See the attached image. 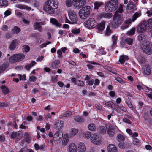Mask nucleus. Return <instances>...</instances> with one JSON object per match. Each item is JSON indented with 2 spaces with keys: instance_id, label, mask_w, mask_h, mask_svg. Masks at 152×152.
<instances>
[{
  "instance_id": "obj_58",
  "label": "nucleus",
  "mask_w": 152,
  "mask_h": 152,
  "mask_svg": "<svg viewBox=\"0 0 152 152\" xmlns=\"http://www.w3.org/2000/svg\"><path fill=\"white\" fill-rule=\"evenodd\" d=\"M147 15L148 16H151L152 15V9L146 12Z\"/></svg>"
},
{
  "instance_id": "obj_46",
  "label": "nucleus",
  "mask_w": 152,
  "mask_h": 152,
  "mask_svg": "<svg viewBox=\"0 0 152 152\" xmlns=\"http://www.w3.org/2000/svg\"><path fill=\"white\" fill-rule=\"evenodd\" d=\"M75 84L81 86H83L84 85L83 82L79 80H78L76 83H75Z\"/></svg>"
},
{
  "instance_id": "obj_30",
  "label": "nucleus",
  "mask_w": 152,
  "mask_h": 152,
  "mask_svg": "<svg viewBox=\"0 0 152 152\" xmlns=\"http://www.w3.org/2000/svg\"><path fill=\"white\" fill-rule=\"evenodd\" d=\"M126 9L127 12L130 13L136 10L137 8L136 6H127Z\"/></svg>"
},
{
  "instance_id": "obj_6",
  "label": "nucleus",
  "mask_w": 152,
  "mask_h": 152,
  "mask_svg": "<svg viewBox=\"0 0 152 152\" xmlns=\"http://www.w3.org/2000/svg\"><path fill=\"white\" fill-rule=\"evenodd\" d=\"M63 136L61 131H58L56 132L53 135V140H51L50 142L53 144V142L56 144H58L61 141Z\"/></svg>"
},
{
  "instance_id": "obj_61",
  "label": "nucleus",
  "mask_w": 152,
  "mask_h": 152,
  "mask_svg": "<svg viewBox=\"0 0 152 152\" xmlns=\"http://www.w3.org/2000/svg\"><path fill=\"white\" fill-rule=\"evenodd\" d=\"M123 121L129 124L131 123V122L130 121V120L126 118H123Z\"/></svg>"
},
{
  "instance_id": "obj_28",
  "label": "nucleus",
  "mask_w": 152,
  "mask_h": 152,
  "mask_svg": "<svg viewBox=\"0 0 152 152\" xmlns=\"http://www.w3.org/2000/svg\"><path fill=\"white\" fill-rule=\"evenodd\" d=\"M8 63H4L0 66V74L4 71L8 67Z\"/></svg>"
},
{
  "instance_id": "obj_31",
  "label": "nucleus",
  "mask_w": 152,
  "mask_h": 152,
  "mask_svg": "<svg viewBox=\"0 0 152 152\" xmlns=\"http://www.w3.org/2000/svg\"><path fill=\"white\" fill-rule=\"evenodd\" d=\"M50 22L57 27H59L61 26V24L58 22L56 19L54 18H51L50 20Z\"/></svg>"
},
{
  "instance_id": "obj_8",
  "label": "nucleus",
  "mask_w": 152,
  "mask_h": 152,
  "mask_svg": "<svg viewBox=\"0 0 152 152\" xmlns=\"http://www.w3.org/2000/svg\"><path fill=\"white\" fill-rule=\"evenodd\" d=\"M141 49L143 52L145 54L151 55L152 54V45L149 42H146L142 46Z\"/></svg>"
},
{
  "instance_id": "obj_21",
  "label": "nucleus",
  "mask_w": 152,
  "mask_h": 152,
  "mask_svg": "<svg viewBox=\"0 0 152 152\" xmlns=\"http://www.w3.org/2000/svg\"><path fill=\"white\" fill-rule=\"evenodd\" d=\"M15 7L19 9H26L27 10H31V8L25 5L21 4H17Z\"/></svg>"
},
{
  "instance_id": "obj_52",
  "label": "nucleus",
  "mask_w": 152,
  "mask_h": 152,
  "mask_svg": "<svg viewBox=\"0 0 152 152\" xmlns=\"http://www.w3.org/2000/svg\"><path fill=\"white\" fill-rule=\"evenodd\" d=\"M72 1L71 2V0H66V4L67 6L70 7L71 6Z\"/></svg>"
},
{
  "instance_id": "obj_60",
  "label": "nucleus",
  "mask_w": 152,
  "mask_h": 152,
  "mask_svg": "<svg viewBox=\"0 0 152 152\" xmlns=\"http://www.w3.org/2000/svg\"><path fill=\"white\" fill-rule=\"evenodd\" d=\"M2 30L4 31H6L8 30V26L7 25H4L1 28Z\"/></svg>"
},
{
  "instance_id": "obj_27",
  "label": "nucleus",
  "mask_w": 152,
  "mask_h": 152,
  "mask_svg": "<svg viewBox=\"0 0 152 152\" xmlns=\"http://www.w3.org/2000/svg\"><path fill=\"white\" fill-rule=\"evenodd\" d=\"M0 88L2 92L4 95L7 94L10 92L8 88L4 85L1 86Z\"/></svg>"
},
{
  "instance_id": "obj_20",
  "label": "nucleus",
  "mask_w": 152,
  "mask_h": 152,
  "mask_svg": "<svg viewBox=\"0 0 152 152\" xmlns=\"http://www.w3.org/2000/svg\"><path fill=\"white\" fill-rule=\"evenodd\" d=\"M55 125H56V127L58 129H61L64 126V122L62 120H58L55 123Z\"/></svg>"
},
{
  "instance_id": "obj_26",
  "label": "nucleus",
  "mask_w": 152,
  "mask_h": 152,
  "mask_svg": "<svg viewBox=\"0 0 152 152\" xmlns=\"http://www.w3.org/2000/svg\"><path fill=\"white\" fill-rule=\"evenodd\" d=\"M60 64V61L59 60H56L51 64V67L53 69L57 68Z\"/></svg>"
},
{
  "instance_id": "obj_53",
  "label": "nucleus",
  "mask_w": 152,
  "mask_h": 152,
  "mask_svg": "<svg viewBox=\"0 0 152 152\" xmlns=\"http://www.w3.org/2000/svg\"><path fill=\"white\" fill-rule=\"evenodd\" d=\"M29 80L30 81L34 82L36 80V78L34 76H31L30 77Z\"/></svg>"
},
{
  "instance_id": "obj_40",
  "label": "nucleus",
  "mask_w": 152,
  "mask_h": 152,
  "mask_svg": "<svg viewBox=\"0 0 152 152\" xmlns=\"http://www.w3.org/2000/svg\"><path fill=\"white\" fill-rule=\"evenodd\" d=\"M78 133V130L75 129H72L70 131V134L71 136L76 135Z\"/></svg>"
},
{
  "instance_id": "obj_59",
  "label": "nucleus",
  "mask_w": 152,
  "mask_h": 152,
  "mask_svg": "<svg viewBox=\"0 0 152 152\" xmlns=\"http://www.w3.org/2000/svg\"><path fill=\"white\" fill-rule=\"evenodd\" d=\"M57 54L59 55V57L62 58V52L60 50H58L57 51Z\"/></svg>"
},
{
  "instance_id": "obj_41",
  "label": "nucleus",
  "mask_w": 152,
  "mask_h": 152,
  "mask_svg": "<svg viewBox=\"0 0 152 152\" xmlns=\"http://www.w3.org/2000/svg\"><path fill=\"white\" fill-rule=\"evenodd\" d=\"M8 4V2L7 0H0V6H6Z\"/></svg>"
},
{
  "instance_id": "obj_33",
  "label": "nucleus",
  "mask_w": 152,
  "mask_h": 152,
  "mask_svg": "<svg viewBox=\"0 0 152 152\" xmlns=\"http://www.w3.org/2000/svg\"><path fill=\"white\" fill-rule=\"evenodd\" d=\"M30 48L28 45H24L23 46L22 51L23 52L27 53L29 51Z\"/></svg>"
},
{
  "instance_id": "obj_3",
  "label": "nucleus",
  "mask_w": 152,
  "mask_h": 152,
  "mask_svg": "<svg viewBox=\"0 0 152 152\" xmlns=\"http://www.w3.org/2000/svg\"><path fill=\"white\" fill-rule=\"evenodd\" d=\"M123 12L122 7L120 6L119 9L115 13L113 16V20L115 21L114 22L115 23L114 26L115 27L118 26L121 24L120 20L122 18L121 15V14Z\"/></svg>"
},
{
  "instance_id": "obj_24",
  "label": "nucleus",
  "mask_w": 152,
  "mask_h": 152,
  "mask_svg": "<svg viewBox=\"0 0 152 152\" xmlns=\"http://www.w3.org/2000/svg\"><path fill=\"white\" fill-rule=\"evenodd\" d=\"M69 152H77L76 146L74 143L71 144L69 146Z\"/></svg>"
},
{
  "instance_id": "obj_2",
  "label": "nucleus",
  "mask_w": 152,
  "mask_h": 152,
  "mask_svg": "<svg viewBox=\"0 0 152 152\" xmlns=\"http://www.w3.org/2000/svg\"><path fill=\"white\" fill-rule=\"evenodd\" d=\"M152 27V19L150 18L147 21L140 23L137 27V31L139 33L144 32L147 28L150 29Z\"/></svg>"
},
{
  "instance_id": "obj_13",
  "label": "nucleus",
  "mask_w": 152,
  "mask_h": 152,
  "mask_svg": "<svg viewBox=\"0 0 152 152\" xmlns=\"http://www.w3.org/2000/svg\"><path fill=\"white\" fill-rule=\"evenodd\" d=\"M91 142L94 144L96 145L99 144L100 142V139L96 134H93L91 135Z\"/></svg>"
},
{
  "instance_id": "obj_44",
  "label": "nucleus",
  "mask_w": 152,
  "mask_h": 152,
  "mask_svg": "<svg viewBox=\"0 0 152 152\" xmlns=\"http://www.w3.org/2000/svg\"><path fill=\"white\" fill-rule=\"evenodd\" d=\"M112 33V31L109 26H107L106 29L105 34L107 36L109 35Z\"/></svg>"
},
{
  "instance_id": "obj_12",
  "label": "nucleus",
  "mask_w": 152,
  "mask_h": 152,
  "mask_svg": "<svg viewBox=\"0 0 152 152\" xmlns=\"http://www.w3.org/2000/svg\"><path fill=\"white\" fill-rule=\"evenodd\" d=\"M45 22H36L34 23L33 27L34 29L37 30L41 32L42 31V27L41 25H44L45 24Z\"/></svg>"
},
{
  "instance_id": "obj_5",
  "label": "nucleus",
  "mask_w": 152,
  "mask_h": 152,
  "mask_svg": "<svg viewBox=\"0 0 152 152\" xmlns=\"http://www.w3.org/2000/svg\"><path fill=\"white\" fill-rule=\"evenodd\" d=\"M92 9L89 6H87L82 7L79 12L80 18L82 19L86 18L90 14Z\"/></svg>"
},
{
  "instance_id": "obj_39",
  "label": "nucleus",
  "mask_w": 152,
  "mask_h": 152,
  "mask_svg": "<svg viewBox=\"0 0 152 152\" xmlns=\"http://www.w3.org/2000/svg\"><path fill=\"white\" fill-rule=\"evenodd\" d=\"M20 31V28L17 26H15L12 29V32L15 34L19 33Z\"/></svg>"
},
{
  "instance_id": "obj_11",
  "label": "nucleus",
  "mask_w": 152,
  "mask_h": 152,
  "mask_svg": "<svg viewBox=\"0 0 152 152\" xmlns=\"http://www.w3.org/2000/svg\"><path fill=\"white\" fill-rule=\"evenodd\" d=\"M68 15L71 24L76 23L77 21V17L75 12L72 10H69Z\"/></svg>"
},
{
  "instance_id": "obj_38",
  "label": "nucleus",
  "mask_w": 152,
  "mask_h": 152,
  "mask_svg": "<svg viewBox=\"0 0 152 152\" xmlns=\"http://www.w3.org/2000/svg\"><path fill=\"white\" fill-rule=\"evenodd\" d=\"M75 120L78 122H83L84 119L78 115L75 116L74 118Z\"/></svg>"
},
{
  "instance_id": "obj_7",
  "label": "nucleus",
  "mask_w": 152,
  "mask_h": 152,
  "mask_svg": "<svg viewBox=\"0 0 152 152\" xmlns=\"http://www.w3.org/2000/svg\"><path fill=\"white\" fill-rule=\"evenodd\" d=\"M25 57L24 55L21 54L14 55L10 57L9 59V62L12 64L20 61L22 60Z\"/></svg>"
},
{
  "instance_id": "obj_35",
  "label": "nucleus",
  "mask_w": 152,
  "mask_h": 152,
  "mask_svg": "<svg viewBox=\"0 0 152 152\" xmlns=\"http://www.w3.org/2000/svg\"><path fill=\"white\" fill-rule=\"evenodd\" d=\"M88 129L91 131H94L96 129V127L93 124H90L88 126Z\"/></svg>"
},
{
  "instance_id": "obj_15",
  "label": "nucleus",
  "mask_w": 152,
  "mask_h": 152,
  "mask_svg": "<svg viewBox=\"0 0 152 152\" xmlns=\"http://www.w3.org/2000/svg\"><path fill=\"white\" fill-rule=\"evenodd\" d=\"M107 133L109 136L113 137L114 134V129L113 125L107 124L106 125Z\"/></svg>"
},
{
  "instance_id": "obj_17",
  "label": "nucleus",
  "mask_w": 152,
  "mask_h": 152,
  "mask_svg": "<svg viewBox=\"0 0 152 152\" xmlns=\"http://www.w3.org/2000/svg\"><path fill=\"white\" fill-rule=\"evenodd\" d=\"M113 16L112 14L111 13H102L97 15L98 18H110Z\"/></svg>"
},
{
  "instance_id": "obj_18",
  "label": "nucleus",
  "mask_w": 152,
  "mask_h": 152,
  "mask_svg": "<svg viewBox=\"0 0 152 152\" xmlns=\"http://www.w3.org/2000/svg\"><path fill=\"white\" fill-rule=\"evenodd\" d=\"M150 67L148 65H145L143 68V73L145 75H148L151 73Z\"/></svg>"
},
{
  "instance_id": "obj_55",
  "label": "nucleus",
  "mask_w": 152,
  "mask_h": 152,
  "mask_svg": "<svg viewBox=\"0 0 152 152\" xmlns=\"http://www.w3.org/2000/svg\"><path fill=\"white\" fill-rule=\"evenodd\" d=\"M118 107L122 111H126V108L124 107L122 105H118Z\"/></svg>"
},
{
  "instance_id": "obj_14",
  "label": "nucleus",
  "mask_w": 152,
  "mask_h": 152,
  "mask_svg": "<svg viewBox=\"0 0 152 152\" xmlns=\"http://www.w3.org/2000/svg\"><path fill=\"white\" fill-rule=\"evenodd\" d=\"M23 136L22 133L20 132H13L10 135V137L12 139L15 138L17 139V140H19Z\"/></svg>"
},
{
  "instance_id": "obj_16",
  "label": "nucleus",
  "mask_w": 152,
  "mask_h": 152,
  "mask_svg": "<svg viewBox=\"0 0 152 152\" xmlns=\"http://www.w3.org/2000/svg\"><path fill=\"white\" fill-rule=\"evenodd\" d=\"M147 37L145 34L142 33L139 34L138 37V39L141 43H145L147 41Z\"/></svg>"
},
{
  "instance_id": "obj_62",
  "label": "nucleus",
  "mask_w": 152,
  "mask_h": 152,
  "mask_svg": "<svg viewBox=\"0 0 152 152\" xmlns=\"http://www.w3.org/2000/svg\"><path fill=\"white\" fill-rule=\"evenodd\" d=\"M115 80L118 81L120 83H123V80L121 78L119 77H117L115 78Z\"/></svg>"
},
{
  "instance_id": "obj_22",
  "label": "nucleus",
  "mask_w": 152,
  "mask_h": 152,
  "mask_svg": "<svg viewBox=\"0 0 152 152\" xmlns=\"http://www.w3.org/2000/svg\"><path fill=\"white\" fill-rule=\"evenodd\" d=\"M78 148L79 151L80 152H84L86 149V148L84 144L82 142H80L79 143Z\"/></svg>"
},
{
  "instance_id": "obj_32",
  "label": "nucleus",
  "mask_w": 152,
  "mask_h": 152,
  "mask_svg": "<svg viewBox=\"0 0 152 152\" xmlns=\"http://www.w3.org/2000/svg\"><path fill=\"white\" fill-rule=\"evenodd\" d=\"M141 15V14L140 13L136 12L133 14L132 17V21L134 22L135 21L137 18Z\"/></svg>"
},
{
  "instance_id": "obj_23",
  "label": "nucleus",
  "mask_w": 152,
  "mask_h": 152,
  "mask_svg": "<svg viewBox=\"0 0 152 152\" xmlns=\"http://www.w3.org/2000/svg\"><path fill=\"white\" fill-rule=\"evenodd\" d=\"M18 42L17 39H15L12 41L11 43L10 46V48L11 50H13L16 48V46Z\"/></svg>"
},
{
  "instance_id": "obj_54",
  "label": "nucleus",
  "mask_w": 152,
  "mask_h": 152,
  "mask_svg": "<svg viewBox=\"0 0 152 152\" xmlns=\"http://www.w3.org/2000/svg\"><path fill=\"white\" fill-rule=\"evenodd\" d=\"M103 104L104 105H105L108 107H110L112 108V105L109 102H103Z\"/></svg>"
},
{
  "instance_id": "obj_9",
  "label": "nucleus",
  "mask_w": 152,
  "mask_h": 152,
  "mask_svg": "<svg viewBox=\"0 0 152 152\" xmlns=\"http://www.w3.org/2000/svg\"><path fill=\"white\" fill-rule=\"evenodd\" d=\"M86 0H73L72 4L75 8L78 9L83 7L86 4Z\"/></svg>"
},
{
  "instance_id": "obj_48",
  "label": "nucleus",
  "mask_w": 152,
  "mask_h": 152,
  "mask_svg": "<svg viewBox=\"0 0 152 152\" xmlns=\"http://www.w3.org/2000/svg\"><path fill=\"white\" fill-rule=\"evenodd\" d=\"M72 32L74 34H78L80 32V30L79 28H75L72 30Z\"/></svg>"
},
{
  "instance_id": "obj_36",
  "label": "nucleus",
  "mask_w": 152,
  "mask_h": 152,
  "mask_svg": "<svg viewBox=\"0 0 152 152\" xmlns=\"http://www.w3.org/2000/svg\"><path fill=\"white\" fill-rule=\"evenodd\" d=\"M103 3L102 2H95L94 4V9L95 10L97 9L98 10V8L100 7L101 6L102 4H103Z\"/></svg>"
},
{
  "instance_id": "obj_29",
  "label": "nucleus",
  "mask_w": 152,
  "mask_h": 152,
  "mask_svg": "<svg viewBox=\"0 0 152 152\" xmlns=\"http://www.w3.org/2000/svg\"><path fill=\"white\" fill-rule=\"evenodd\" d=\"M132 20L131 18L125 20L124 22L125 25H123L122 27L123 29L129 27V25L131 23Z\"/></svg>"
},
{
  "instance_id": "obj_51",
  "label": "nucleus",
  "mask_w": 152,
  "mask_h": 152,
  "mask_svg": "<svg viewBox=\"0 0 152 152\" xmlns=\"http://www.w3.org/2000/svg\"><path fill=\"white\" fill-rule=\"evenodd\" d=\"M84 135L86 138L88 139L91 136V133L90 132L88 131L84 134Z\"/></svg>"
},
{
  "instance_id": "obj_1",
  "label": "nucleus",
  "mask_w": 152,
  "mask_h": 152,
  "mask_svg": "<svg viewBox=\"0 0 152 152\" xmlns=\"http://www.w3.org/2000/svg\"><path fill=\"white\" fill-rule=\"evenodd\" d=\"M58 3L56 0H48L44 6V10L49 14H53L55 12V10L58 7Z\"/></svg>"
},
{
  "instance_id": "obj_63",
  "label": "nucleus",
  "mask_w": 152,
  "mask_h": 152,
  "mask_svg": "<svg viewBox=\"0 0 152 152\" xmlns=\"http://www.w3.org/2000/svg\"><path fill=\"white\" fill-rule=\"evenodd\" d=\"M109 95L112 97H114L115 95V93L114 91H111L109 92Z\"/></svg>"
},
{
  "instance_id": "obj_50",
  "label": "nucleus",
  "mask_w": 152,
  "mask_h": 152,
  "mask_svg": "<svg viewBox=\"0 0 152 152\" xmlns=\"http://www.w3.org/2000/svg\"><path fill=\"white\" fill-rule=\"evenodd\" d=\"M139 60L140 62L142 63H144L145 61V58L142 56H140L139 57Z\"/></svg>"
},
{
  "instance_id": "obj_56",
  "label": "nucleus",
  "mask_w": 152,
  "mask_h": 152,
  "mask_svg": "<svg viewBox=\"0 0 152 152\" xmlns=\"http://www.w3.org/2000/svg\"><path fill=\"white\" fill-rule=\"evenodd\" d=\"M139 142L138 139L137 138H134L133 139V143L134 145H137Z\"/></svg>"
},
{
  "instance_id": "obj_37",
  "label": "nucleus",
  "mask_w": 152,
  "mask_h": 152,
  "mask_svg": "<svg viewBox=\"0 0 152 152\" xmlns=\"http://www.w3.org/2000/svg\"><path fill=\"white\" fill-rule=\"evenodd\" d=\"M64 137L62 141V144L63 145H66L69 141L68 137L66 135L65 137L64 136Z\"/></svg>"
},
{
  "instance_id": "obj_64",
  "label": "nucleus",
  "mask_w": 152,
  "mask_h": 152,
  "mask_svg": "<svg viewBox=\"0 0 152 152\" xmlns=\"http://www.w3.org/2000/svg\"><path fill=\"white\" fill-rule=\"evenodd\" d=\"M19 152H27V149L26 148H21Z\"/></svg>"
},
{
  "instance_id": "obj_43",
  "label": "nucleus",
  "mask_w": 152,
  "mask_h": 152,
  "mask_svg": "<svg viewBox=\"0 0 152 152\" xmlns=\"http://www.w3.org/2000/svg\"><path fill=\"white\" fill-rule=\"evenodd\" d=\"M133 41V39L132 38H127L126 39V41L127 43L129 45H131L132 44Z\"/></svg>"
},
{
  "instance_id": "obj_57",
  "label": "nucleus",
  "mask_w": 152,
  "mask_h": 152,
  "mask_svg": "<svg viewBox=\"0 0 152 152\" xmlns=\"http://www.w3.org/2000/svg\"><path fill=\"white\" fill-rule=\"evenodd\" d=\"M12 34L10 33H7L5 35V37L6 38L9 39L10 38H11L12 37Z\"/></svg>"
},
{
  "instance_id": "obj_42",
  "label": "nucleus",
  "mask_w": 152,
  "mask_h": 152,
  "mask_svg": "<svg viewBox=\"0 0 152 152\" xmlns=\"http://www.w3.org/2000/svg\"><path fill=\"white\" fill-rule=\"evenodd\" d=\"M117 140L119 142L123 141L125 140V137L122 135L119 134L117 136Z\"/></svg>"
},
{
  "instance_id": "obj_10",
  "label": "nucleus",
  "mask_w": 152,
  "mask_h": 152,
  "mask_svg": "<svg viewBox=\"0 0 152 152\" xmlns=\"http://www.w3.org/2000/svg\"><path fill=\"white\" fill-rule=\"evenodd\" d=\"M84 25L90 29L94 28L96 25V23L95 19L93 18H90L83 23Z\"/></svg>"
},
{
  "instance_id": "obj_19",
  "label": "nucleus",
  "mask_w": 152,
  "mask_h": 152,
  "mask_svg": "<svg viewBox=\"0 0 152 152\" xmlns=\"http://www.w3.org/2000/svg\"><path fill=\"white\" fill-rule=\"evenodd\" d=\"M105 22L103 21H102L97 25V28L98 29L99 32H101L103 30L105 27Z\"/></svg>"
},
{
  "instance_id": "obj_49",
  "label": "nucleus",
  "mask_w": 152,
  "mask_h": 152,
  "mask_svg": "<svg viewBox=\"0 0 152 152\" xmlns=\"http://www.w3.org/2000/svg\"><path fill=\"white\" fill-rule=\"evenodd\" d=\"M72 115V113L70 111L66 112L63 115L64 117H69Z\"/></svg>"
},
{
  "instance_id": "obj_47",
  "label": "nucleus",
  "mask_w": 152,
  "mask_h": 152,
  "mask_svg": "<svg viewBox=\"0 0 152 152\" xmlns=\"http://www.w3.org/2000/svg\"><path fill=\"white\" fill-rule=\"evenodd\" d=\"M51 42H50L49 41H46V42L45 43H44L43 44H41L40 46V48H42L44 47H46V45H48L50 44H51Z\"/></svg>"
},
{
  "instance_id": "obj_25",
  "label": "nucleus",
  "mask_w": 152,
  "mask_h": 152,
  "mask_svg": "<svg viewBox=\"0 0 152 152\" xmlns=\"http://www.w3.org/2000/svg\"><path fill=\"white\" fill-rule=\"evenodd\" d=\"M108 152H117L116 148L113 144H110L108 146Z\"/></svg>"
},
{
  "instance_id": "obj_34",
  "label": "nucleus",
  "mask_w": 152,
  "mask_h": 152,
  "mask_svg": "<svg viewBox=\"0 0 152 152\" xmlns=\"http://www.w3.org/2000/svg\"><path fill=\"white\" fill-rule=\"evenodd\" d=\"M99 132L100 133L102 134H104L106 132L105 127L103 126L99 127Z\"/></svg>"
},
{
  "instance_id": "obj_4",
  "label": "nucleus",
  "mask_w": 152,
  "mask_h": 152,
  "mask_svg": "<svg viewBox=\"0 0 152 152\" xmlns=\"http://www.w3.org/2000/svg\"><path fill=\"white\" fill-rule=\"evenodd\" d=\"M118 0H111L108 1L105 6V10L109 12H114L118 7Z\"/></svg>"
},
{
  "instance_id": "obj_45",
  "label": "nucleus",
  "mask_w": 152,
  "mask_h": 152,
  "mask_svg": "<svg viewBox=\"0 0 152 152\" xmlns=\"http://www.w3.org/2000/svg\"><path fill=\"white\" fill-rule=\"evenodd\" d=\"M135 31V29L134 28H132L130 31H128L127 34L129 35H132L134 34Z\"/></svg>"
}]
</instances>
